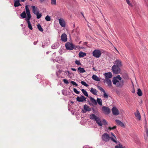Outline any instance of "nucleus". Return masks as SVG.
Here are the masks:
<instances>
[{
  "instance_id": "29",
  "label": "nucleus",
  "mask_w": 148,
  "mask_h": 148,
  "mask_svg": "<svg viewBox=\"0 0 148 148\" xmlns=\"http://www.w3.org/2000/svg\"><path fill=\"white\" fill-rule=\"evenodd\" d=\"M98 117H97V116L94 114H92L90 116V118L96 121Z\"/></svg>"
},
{
  "instance_id": "59",
  "label": "nucleus",
  "mask_w": 148,
  "mask_h": 148,
  "mask_svg": "<svg viewBox=\"0 0 148 148\" xmlns=\"http://www.w3.org/2000/svg\"><path fill=\"white\" fill-rule=\"evenodd\" d=\"M34 45H35V44H36V43H35V42H34Z\"/></svg>"
},
{
  "instance_id": "46",
  "label": "nucleus",
  "mask_w": 148,
  "mask_h": 148,
  "mask_svg": "<svg viewBox=\"0 0 148 148\" xmlns=\"http://www.w3.org/2000/svg\"><path fill=\"white\" fill-rule=\"evenodd\" d=\"M145 131L146 133L147 136L148 137V128H146L145 129Z\"/></svg>"
},
{
  "instance_id": "43",
  "label": "nucleus",
  "mask_w": 148,
  "mask_h": 148,
  "mask_svg": "<svg viewBox=\"0 0 148 148\" xmlns=\"http://www.w3.org/2000/svg\"><path fill=\"white\" fill-rule=\"evenodd\" d=\"M127 4L131 6H132V4L130 2L129 0H126Z\"/></svg>"
},
{
  "instance_id": "6",
  "label": "nucleus",
  "mask_w": 148,
  "mask_h": 148,
  "mask_svg": "<svg viewBox=\"0 0 148 148\" xmlns=\"http://www.w3.org/2000/svg\"><path fill=\"white\" fill-rule=\"evenodd\" d=\"M102 138L104 141L107 142L110 139V137L108 134L106 133L102 135Z\"/></svg>"
},
{
  "instance_id": "19",
  "label": "nucleus",
  "mask_w": 148,
  "mask_h": 148,
  "mask_svg": "<svg viewBox=\"0 0 148 148\" xmlns=\"http://www.w3.org/2000/svg\"><path fill=\"white\" fill-rule=\"evenodd\" d=\"M77 71L78 73H83L86 72L84 69L81 67H79L77 69Z\"/></svg>"
},
{
  "instance_id": "61",
  "label": "nucleus",
  "mask_w": 148,
  "mask_h": 148,
  "mask_svg": "<svg viewBox=\"0 0 148 148\" xmlns=\"http://www.w3.org/2000/svg\"><path fill=\"white\" fill-rule=\"evenodd\" d=\"M30 1H32V0H29Z\"/></svg>"
},
{
  "instance_id": "31",
  "label": "nucleus",
  "mask_w": 148,
  "mask_h": 148,
  "mask_svg": "<svg viewBox=\"0 0 148 148\" xmlns=\"http://www.w3.org/2000/svg\"><path fill=\"white\" fill-rule=\"evenodd\" d=\"M81 91L84 95L87 97L88 96V95L87 92L84 89H82Z\"/></svg>"
},
{
  "instance_id": "14",
  "label": "nucleus",
  "mask_w": 148,
  "mask_h": 148,
  "mask_svg": "<svg viewBox=\"0 0 148 148\" xmlns=\"http://www.w3.org/2000/svg\"><path fill=\"white\" fill-rule=\"evenodd\" d=\"M59 24L62 27H64L65 26V23L64 20L62 18L59 19Z\"/></svg>"
},
{
  "instance_id": "55",
  "label": "nucleus",
  "mask_w": 148,
  "mask_h": 148,
  "mask_svg": "<svg viewBox=\"0 0 148 148\" xmlns=\"http://www.w3.org/2000/svg\"><path fill=\"white\" fill-rule=\"evenodd\" d=\"M134 92H135L134 90H133V91H132V93H134Z\"/></svg>"
},
{
  "instance_id": "11",
  "label": "nucleus",
  "mask_w": 148,
  "mask_h": 148,
  "mask_svg": "<svg viewBox=\"0 0 148 148\" xmlns=\"http://www.w3.org/2000/svg\"><path fill=\"white\" fill-rule=\"evenodd\" d=\"M114 65H116L119 67L122 66L121 61L119 60H116L114 62Z\"/></svg>"
},
{
  "instance_id": "47",
  "label": "nucleus",
  "mask_w": 148,
  "mask_h": 148,
  "mask_svg": "<svg viewBox=\"0 0 148 148\" xmlns=\"http://www.w3.org/2000/svg\"><path fill=\"white\" fill-rule=\"evenodd\" d=\"M73 91L75 93L77 94H79V92L77 91V90L75 88H73Z\"/></svg>"
},
{
  "instance_id": "39",
  "label": "nucleus",
  "mask_w": 148,
  "mask_h": 148,
  "mask_svg": "<svg viewBox=\"0 0 148 148\" xmlns=\"http://www.w3.org/2000/svg\"><path fill=\"white\" fill-rule=\"evenodd\" d=\"M116 126H114L112 127H109L108 128V130H114L116 128Z\"/></svg>"
},
{
  "instance_id": "34",
  "label": "nucleus",
  "mask_w": 148,
  "mask_h": 148,
  "mask_svg": "<svg viewBox=\"0 0 148 148\" xmlns=\"http://www.w3.org/2000/svg\"><path fill=\"white\" fill-rule=\"evenodd\" d=\"M137 94L139 96H141L142 95V92L141 90L140 89H138Z\"/></svg>"
},
{
  "instance_id": "58",
  "label": "nucleus",
  "mask_w": 148,
  "mask_h": 148,
  "mask_svg": "<svg viewBox=\"0 0 148 148\" xmlns=\"http://www.w3.org/2000/svg\"><path fill=\"white\" fill-rule=\"evenodd\" d=\"M42 47H44V46L43 45H42Z\"/></svg>"
},
{
  "instance_id": "20",
  "label": "nucleus",
  "mask_w": 148,
  "mask_h": 148,
  "mask_svg": "<svg viewBox=\"0 0 148 148\" xmlns=\"http://www.w3.org/2000/svg\"><path fill=\"white\" fill-rule=\"evenodd\" d=\"M116 122L118 125L121 126L122 127H124L125 125L124 123L122 122L121 121L117 119L115 120Z\"/></svg>"
},
{
  "instance_id": "33",
  "label": "nucleus",
  "mask_w": 148,
  "mask_h": 148,
  "mask_svg": "<svg viewBox=\"0 0 148 148\" xmlns=\"http://www.w3.org/2000/svg\"><path fill=\"white\" fill-rule=\"evenodd\" d=\"M115 148H126V147L125 146H123L121 144H119L118 145L115 147Z\"/></svg>"
},
{
  "instance_id": "25",
  "label": "nucleus",
  "mask_w": 148,
  "mask_h": 148,
  "mask_svg": "<svg viewBox=\"0 0 148 148\" xmlns=\"http://www.w3.org/2000/svg\"><path fill=\"white\" fill-rule=\"evenodd\" d=\"M84 110L86 111H90L91 110V109L86 105H85L84 106Z\"/></svg>"
},
{
  "instance_id": "8",
  "label": "nucleus",
  "mask_w": 148,
  "mask_h": 148,
  "mask_svg": "<svg viewBox=\"0 0 148 148\" xmlns=\"http://www.w3.org/2000/svg\"><path fill=\"white\" fill-rule=\"evenodd\" d=\"M102 110L106 114H108L110 112V110L109 108L106 106H103L102 108Z\"/></svg>"
},
{
  "instance_id": "53",
  "label": "nucleus",
  "mask_w": 148,
  "mask_h": 148,
  "mask_svg": "<svg viewBox=\"0 0 148 148\" xmlns=\"http://www.w3.org/2000/svg\"><path fill=\"white\" fill-rule=\"evenodd\" d=\"M115 49L116 50V51L118 52V53H119V51L117 50L116 49V48H115Z\"/></svg>"
},
{
  "instance_id": "5",
  "label": "nucleus",
  "mask_w": 148,
  "mask_h": 148,
  "mask_svg": "<svg viewBox=\"0 0 148 148\" xmlns=\"http://www.w3.org/2000/svg\"><path fill=\"white\" fill-rule=\"evenodd\" d=\"M92 54L94 57L97 58L100 57L101 53L99 50L96 49L93 51Z\"/></svg>"
},
{
  "instance_id": "49",
  "label": "nucleus",
  "mask_w": 148,
  "mask_h": 148,
  "mask_svg": "<svg viewBox=\"0 0 148 148\" xmlns=\"http://www.w3.org/2000/svg\"><path fill=\"white\" fill-rule=\"evenodd\" d=\"M63 81L65 84H67L69 83L68 80L66 79H64L63 80Z\"/></svg>"
},
{
  "instance_id": "23",
  "label": "nucleus",
  "mask_w": 148,
  "mask_h": 148,
  "mask_svg": "<svg viewBox=\"0 0 148 148\" xmlns=\"http://www.w3.org/2000/svg\"><path fill=\"white\" fill-rule=\"evenodd\" d=\"M90 91L94 95H96L97 94V90L95 89L92 88H91Z\"/></svg>"
},
{
  "instance_id": "38",
  "label": "nucleus",
  "mask_w": 148,
  "mask_h": 148,
  "mask_svg": "<svg viewBox=\"0 0 148 148\" xmlns=\"http://www.w3.org/2000/svg\"><path fill=\"white\" fill-rule=\"evenodd\" d=\"M81 83L82 85L86 87H88V85L84 81H82L81 82Z\"/></svg>"
},
{
  "instance_id": "12",
  "label": "nucleus",
  "mask_w": 148,
  "mask_h": 148,
  "mask_svg": "<svg viewBox=\"0 0 148 148\" xmlns=\"http://www.w3.org/2000/svg\"><path fill=\"white\" fill-rule=\"evenodd\" d=\"M104 75L106 78L107 79L111 78L112 76V74L110 72L105 73L104 74Z\"/></svg>"
},
{
  "instance_id": "37",
  "label": "nucleus",
  "mask_w": 148,
  "mask_h": 148,
  "mask_svg": "<svg viewBox=\"0 0 148 148\" xmlns=\"http://www.w3.org/2000/svg\"><path fill=\"white\" fill-rule=\"evenodd\" d=\"M45 19L47 21H50L51 19V17L49 15H47L46 16Z\"/></svg>"
},
{
  "instance_id": "60",
  "label": "nucleus",
  "mask_w": 148,
  "mask_h": 148,
  "mask_svg": "<svg viewBox=\"0 0 148 148\" xmlns=\"http://www.w3.org/2000/svg\"><path fill=\"white\" fill-rule=\"evenodd\" d=\"M34 45H35V44H36V43H35V42H34Z\"/></svg>"
},
{
  "instance_id": "7",
  "label": "nucleus",
  "mask_w": 148,
  "mask_h": 148,
  "mask_svg": "<svg viewBox=\"0 0 148 148\" xmlns=\"http://www.w3.org/2000/svg\"><path fill=\"white\" fill-rule=\"evenodd\" d=\"M65 46L67 49L70 50L73 49L74 47L73 45L69 42H67L65 45Z\"/></svg>"
},
{
  "instance_id": "27",
  "label": "nucleus",
  "mask_w": 148,
  "mask_h": 148,
  "mask_svg": "<svg viewBox=\"0 0 148 148\" xmlns=\"http://www.w3.org/2000/svg\"><path fill=\"white\" fill-rule=\"evenodd\" d=\"M14 5L15 7H18L21 5V4L19 2V0H16L15 1Z\"/></svg>"
},
{
  "instance_id": "10",
  "label": "nucleus",
  "mask_w": 148,
  "mask_h": 148,
  "mask_svg": "<svg viewBox=\"0 0 148 148\" xmlns=\"http://www.w3.org/2000/svg\"><path fill=\"white\" fill-rule=\"evenodd\" d=\"M86 98L82 95L81 97H77L76 98L77 100L79 102H83L86 101Z\"/></svg>"
},
{
  "instance_id": "50",
  "label": "nucleus",
  "mask_w": 148,
  "mask_h": 148,
  "mask_svg": "<svg viewBox=\"0 0 148 148\" xmlns=\"http://www.w3.org/2000/svg\"><path fill=\"white\" fill-rule=\"evenodd\" d=\"M46 0H39L40 2V3H42L44 2Z\"/></svg>"
},
{
  "instance_id": "15",
  "label": "nucleus",
  "mask_w": 148,
  "mask_h": 148,
  "mask_svg": "<svg viewBox=\"0 0 148 148\" xmlns=\"http://www.w3.org/2000/svg\"><path fill=\"white\" fill-rule=\"evenodd\" d=\"M61 40L63 42H66L67 40V38L66 35V34L64 33L62 34L61 36Z\"/></svg>"
},
{
  "instance_id": "26",
  "label": "nucleus",
  "mask_w": 148,
  "mask_h": 148,
  "mask_svg": "<svg viewBox=\"0 0 148 148\" xmlns=\"http://www.w3.org/2000/svg\"><path fill=\"white\" fill-rule=\"evenodd\" d=\"M90 101L93 104L95 105H96L97 104V103L96 101L92 97H90Z\"/></svg>"
},
{
  "instance_id": "40",
  "label": "nucleus",
  "mask_w": 148,
  "mask_h": 148,
  "mask_svg": "<svg viewBox=\"0 0 148 148\" xmlns=\"http://www.w3.org/2000/svg\"><path fill=\"white\" fill-rule=\"evenodd\" d=\"M103 92L104 93L103 96L104 97L106 98H108V94L106 93L105 91Z\"/></svg>"
},
{
  "instance_id": "52",
  "label": "nucleus",
  "mask_w": 148,
  "mask_h": 148,
  "mask_svg": "<svg viewBox=\"0 0 148 148\" xmlns=\"http://www.w3.org/2000/svg\"><path fill=\"white\" fill-rule=\"evenodd\" d=\"M92 69L94 71H96L97 70L95 68H93Z\"/></svg>"
},
{
  "instance_id": "4",
  "label": "nucleus",
  "mask_w": 148,
  "mask_h": 148,
  "mask_svg": "<svg viewBox=\"0 0 148 148\" xmlns=\"http://www.w3.org/2000/svg\"><path fill=\"white\" fill-rule=\"evenodd\" d=\"M112 69L113 73L115 74L119 73L120 71L119 67L116 65H114L112 66Z\"/></svg>"
},
{
  "instance_id": "16",
  "label": "nucleus",
  "mask_w": 148,
  "mask_h": 148,
  "mask_svg": "<svg viewBox=\"0 0 148 148\" xmlns=\"http://www.w3.org/2000/svg\"><path fill=\"white\" fill-rule=\"evenodd\" d=\"M134 114L136 117L139 120L141 119V116L138 110L136 111V112L134 113Z\"/></svg>"
},
{
  "instance_id": "28",
  "label": "nucleus",
  "mask_w": 148,
  "mask_h": 148,
  "mask_svg": "<svg viewBox=\"0 0 148 148\" xmlns=\"http://www.w3.org/2000/svg\"><path fill=\"white\" fill-rule=\"evenodd\" d=\"M86 53L82 51L79 52V57L81 58L83 57L86 56Z\"/></svg>"
},
{
  "instance_id": "51",
  "label": "nucleus",
  "mask_w": 148,
  "mask_h": 148,
  "mask_svg": "<svg viewBox=\"0 0 148 148\" xmlns=\"http://www.w3.org/2000/svg\"><path fill=\"white\" fill-rule=\"evenodd\" d=\"M71 70L74 71H76V69L74 68H72L71 69Z\"/></svg>"
},
{
  "instance_id": "36",
  "label": "nucleus",
  "mask_w": 148,
  "mask_h": 148,
  "mask_svg": "<svg viewBox=\"0 0 148 148\" xmlns=\"http://www.w3.org/2000/svg\"><path fill=\"white\" fill-rule=\"evenodd\" d=\"M37 27L38 29L41 32L43 31V29L41 27L40 25L39 24L38 25Z\"/></svg>"
},
{
  "instance_id": "41",
  "label": "nucleus",
  "mask_w": 148,
  "mask_h": 148,
  "mask_svg": "<svg viewBox=\"0 0 148 148\" xmlns=\"http://www.w3.org/2000/svg\"><path fill=\"white\" fill-rule=\"evenodd\" d=\"M97 88H98L100 90V91H102V92H103L104 91H105L101 87V86H97Z\"/></svg>"
},
{
  "instance_id": "42",
  "label": "nucleus",
  "mask_w": 148,
  "mask_h": 148,
  "mask_svg": "<svg viewBox=\"0 0 148 148\" xmlns=\"http://www.w3.org/2000/svg\"><path fill=\"white\" fill-rule=\"evenodd\" d=\"M144 126L145 129H146V128H148V127H147V121L145 119V123L144 124Z\"/></svg>"
},
{
  "instance_id": "45",
  "label": "nucleus",
  "mask_w": 148,
  "mask_h": 148,
  "mask_svg": "<svg viewBox=\"0 0 148 148\" xmlns=\"http://www.w3.org/2000/svg\"><path fill=\"white\" fill-rule=\"evenodd\" d=\"M64 73H65L68 76H69L70 75V73L69 71H65V72H64Z\"/></svg>"
},
{
  "instance_id": "56",
  "label": "nucleus",
  "mask_w": 148,
  "mask_h": 148,
  "mask_svg": "<svg viewBox=\"0 0 148 148\" xmlns=\"http://www.w3.org/2000/svg\"><path fill=\"white\" fill-rule=\"evenodd\" d=\"M83 148H88L86 147V146H84V147H83Z\"/></svg>"
},
{
  "instance_id": "13",
  "label": "nucleus",
  "mask_w": 148,
  "mask_h": 148,
  "mask_svg": "<svg viewBox=\"0 0 148 148\" xmlns=\"http://www.w3.org/2000/svg\"><path fill=\"white\" fill-rule=\"evenodd\" d=\"M31 8L32 9L33 12L35 14L36 13H38L39 12V11L38 8L34 6H32Z\"/></svg>"
},
{
  "instance_id": "18",
  "label": "nucleus",
  "mask_w": 148,
  "mask_h": 148,
  "mask_svg": "<svg viewBox=\"0 0 148 148\" xmlns=\"http://www.w3.org/2000/svg\"><path fill=\"white\" fill-rule=\"evenodd\" d=\"M104 82H105L109 87L112 86V84L111 80L109 79H106L104 80Z\"/></svg>"
},
{
  "instance_id": "3",
  "label": "nucleus",
  "mask_w": 148,
  "mask_h": 148,
  "mask_svg": "<svg viewBox=\"0 0 148 148\" xmlns=\"http://www.w3.org/2000/svg\"><path fill=\"white\" fill-rule=\"evenodd\" d=\"M95 121L99 126H102L103 124L106 125H107L108 124L107 122L105 120L103 119L102 121L99 117Z\"/></svg>"
},
{
  "instance_id": "44",
  "label": "nucleus",
  "mask_w": 148,
  "mask_h": 148,
  "mask_svg": "<svg viewBox=\"0 0 148 148\" xmlns=\"http://www.w3.org/2000/svg\"><path fill=\"white\" fill-rule=\"evenodd\" d=\"M71 83L73 85L75 86H78L77 84L76 83L73 81H71Z\"/></svg>"
},
{
  "instance_id": "17",
  "label": "nucleus",
  "mask_w": 148,
  "mask_h": 148,
  "mask_svg": "<svg viewBox=\"0 0 148 148\" xmlns=\"http://www.w3.org/2000/svg\"><path fill=\"white\" fill-rule=\"evenodd\" d=\"M59 46V43L58 42H55L51 46L52 49H55L57 48Z\"/></svg>"
},
{
  "instance_id": "32",
  "label": "nucleus",
  "mask_w": 148,
  "mask_h": 148,
  "mask_svg": "<svg viewBox=\"0 0 148 148\" xmlns=\"http://www.w3.org/2000/svg\"><path fill=\"white\" fill-rule=\"evenodd\" d=\"M51 3L52 5H56V0H51Z\"/></svg>"
},
{
  "instance_id": "48",
  "label": "nucleus",
  "mask_w": 148,
  "mask_h": 148,
  "mask_svg": "<svg viewBox=\"0 0 148 148\" xmlns=\"http://www.w3.org/2000/svg\"><path fill=\"white\" fill-rule=\"evenodd\" d=\"M75 63L76 64L78 65L81 64L80 62L79 61H78L77 60H76L75 61Z\"/></svg>"
},
{
  "instance_id": "30",
  "label": "nucleus",
  "mask_w": 148,
  "mask_h": 148,
  "mask_svg": "<svg viewBox=\"0 0 148 148\" xmlns=\"http://www.w3.org/2000/svg\"><path fill=\"white\" fill-rule=\"evenodd\" d=\"M96 101L100 106L102 105V101L100 99L97 98Z\"/></svg>"
},
{
  "instance_id": "54",
  "label": "nucleus",
  "mask_w": 148,
  "mask_h": 148,
  "mask_svg": "<svg viewBox=\"0 0 148 148\" xmlns=\"http://www.w3.org/2000/svg\"><path fill=\"white\" fill-rule=\"evenodd\" d=\"M25 1V0H21L22 2H24Z\"/></svg>"
},
{
  "instance_id": "35",
  "label": "nucleus",
  "mask_w": 148,
  "mask_h": 148,
  "mask_svg": "<svg viewBox=\"0 0 148 148\" xmlns=\"http://www.w3.org/2000/svg\"><path fill=\"white\" fill-rule=\"evenodd\" d=\"M35 14L37 16V18L38 19L40 18L42 16V15L41 13H40L39 12H38V13H37L36 14Z\"/></svg>"
},
{
  "instance_id": "22",
  "label": "nucleus",
  "mask_w": 148,
  "mask_h": 148,
  "mask_svg": "<svg viewBox=\"0 0 148 148\" xmlns=\"http://www.w3.org/2000/svg\"><path fill=\"white\" fill-rule=\"evenodd\" d=\"M111 135L112 136V137H110L111 140L114 142L116 143V137L112 133H111Z\"/></svg>"
},
{
  "instance_id": "21",
  "label": "nucleus",
  "mask_w": 148,
  "mask_h": 148,
  "mask_svg": "<svg viewBox=\"0 0 148 148\" xmlns=\"http://www.w3.org/2000/svg\"><path fill=\"white\" fill-rule=\"evenodd\" d=\"M92 78L95 80L97 81H99L100 80V79L95 75H93L92 76Z\"/></svg>"
},
{
  "instance_id": "24",
  "label": "nucleus",
  "mask_w": 148,
  "mask_h": 148,
  "mask_svg": "<svg viewBox=\"0 0 148 148\" xmlns=\"http://www.w3.org/2000/svg\"><path fill=\"white\" fill-rule=\"evenodd\" d=\"M63 72H64L62 71H59L58 72H56V75L58 77H62V76L61 75H60V74H63Z\"/></svg>"
},
{
  "instance_id": "1",
  "label": "nucleus",
  "mask_w": 148,
  "mask_h": 148,
  "mask_svg": "<svg viewBox=\"0 0 148 148\" xmlns=\"http://www.w3.org/2000/svg\"><path fill=\"white\" fill-rule=\"evenodd\" d=\"M26 12H23L21 13L20 16L22 18H25L26 21L27 23V27L30 30L33 29V27L30 22V20L31 18V16L30 12L29 9L27 5L25 7Z\"/></svg>"
},
{
  "instance_id": "2",
  "label": "nucleus",
  "mask_w": 148,
  "mask_h": 148,
  "mask_svg": "<svg viewBox=\"0 0 148 148\" xmlns=\"http://www.w3.org/2000/svg\"><path fill=\"white\" fill-rule=\"evenodd\" d=\"M113 84L116 85L117 87H122L124 84V82L120 75H118L113 78L112 79Z\"/></svg>"
},
{
  "instance_id": "57",
  "label": "nucleus",
  "mask_w": 148,
  "mask_h": 148,
  "mask_svg": "<svg viewBox=\"0 0 148 148\" xmlns=\"http://www.w3.org/2000/svg\"><path fill=\"white\" fill-rule=\"evenodd\" d=\"M21 26H23V24H21Z\"/></svg>"
},
{
  "instance_id": "9",
  "label": "nucleus",
  "mask_w": 148,
  "mask_h": 148,
  "mask_svg": "<svg viewBox=\"0 0 148 148\" xmlns=\"http://www.w3.org/2000/svg\"><path fill=\"white\" fill-rule=\"evenodd\" d=\"M113 114L115 115H118L119 114V112L118 109L115 107H113L112 109Z\"/></svg>"
}]
</instances>
